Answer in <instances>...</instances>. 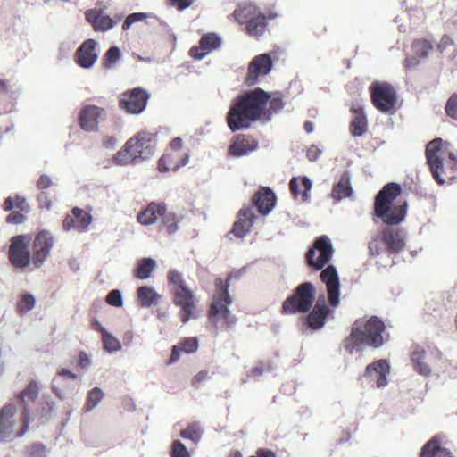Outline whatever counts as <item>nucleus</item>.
Segmentation results:
<instances>
[{"instance_id": "f257e3e1", "label": "nucleus", "mask_w": 457, "mask_h": 457, "mask_svg": "<svg viewBox=\"0 0 457 457\" xmlns=\"http://www.w3.org/2000/svg\"><path fill=\"white\" fill-rule=\"evenodd\" d=\"M270 101V112H278L285 106L279 94L269 95L262 88H257L238 96L227 114L228 126L232 132L248 129L264 114Z\"/></svg>"}, {"instance_id": "f03ea898", "label": "nucleus", "mask_w": 457, "mask_h": 457, "mask_svg": "<svg viewBox=\"0 0 457 457\" xmlns=\"http://www.w3.org/2000/svg\"><path fill=\"white\" fill-rule=\"evenodd\" d=\"M387 340L386 326L381 319L372 316L370 319L354 322L350 337L345 340V349L353 353L364 346L378 348Z\"/></svg>"}, {"instance_id": "7ed1b4c3", "label": "nucleus", "mask_w": 457, "mask_h": 457, "mask_svg": "<svg viewBox=\"0 0 457 457\" xmlns=\"http://www.w3.org/2000/svg\"><path fill=\"white\" fill-rule=\"evenodd\" d=\"M155 147L156 136L140 132L126 142L123 148L115 154L113 161L118 165L140 163L154 155Z\"/></svg>"}, {"instance_id": "20e7f679", "label": "nucleus", "mask_w": 457, "mask_h": 457, "mask_svg": "<svg viewBox=\"0 0 457 457\" xmlns=\"http://www.w3.org/2000/svg\"><path fill=\"white\" fill-rule=\"evenodd\" d=\"M401 193V187L397 183L386 184L376 195L374 212L377 218L389 226L401 223L407 213V203L393 206V201Z\"/></svg>"}, {"instance_id": "39448f33", "label": "nucleus", "mask_w": 457, "mask_h": 457, "mask_svg": "<svg viewBox=\"0 0 457 457\" xmlns=\"http://www.w3.org/2000/svg\"><path fill=\"white\" fill-rule=\"evenodd\" d=\"M214 286L215 293L209 310V320L215 327L234 325L237 320L229 309L232 298L228 293V284L218 278L215 279Z\"/></svg>"}, {"instance_id": "423d86ee", "label": "nucleus", "mask_w": 457, "mask_h": 457, "mask_svg": "<svg viewBox=\"0 0 457 457\" xmlns=\"http://www.w3.org/2000/svg\"><path fill=\"white\" fill-rule=\"evenodd\" d=\"M168 280L172 287L173 302L179 307V317L183 323L195 318L196 308L193 291L187 287L181 272L173 270L168 273Z\"/></svg>"}, {"instance_id": "0eeeda50", "label": "nucleus", "mask_w": 457, "mask_h": 457, "mask_svg": "<svg viewBox=\"0 0 457 457\" xmlns=\"http://www.w3.org/2000/svg\"><path fill=\"white\" fill-rule=\"evenodd\" d=\"M238 23L245 25L246 33L251 37H259L267 29V17L260 9L251 3H243L234 12Z\"/></svg>"}, {"instance_id": "6e6552de", "label": "nucleus", "mask_w": 457, "mask_h": 457, "mask_svg": "<svg viewBox=\"0 0 457 457\" xmlns=\"http://www.w3.org/2000/svg\"><path fill=\"white\" fill-rule=\"evenodd\" d=\"M314 301V286L311 282H303L283 302L282 312L285 314L306 313L310 312Z\"/></svg>"}, {"instance_id": "1a4fd4ad", "label": "nucleus", "mask_w": 457, "mask_h": 457, "mask_svg": "<svg viewBox=\"0 0 457 457\" xmlns=\"http://www.w3.org/2000/svg\"><path fill=\"white\" fill-rule=\"evenodd\" d=\"M333 246L331 240L327 236L319 237L305 255L306 262L311 268L321 270L331 259Z\"/></svg>"}, {"instance_id": "9d476101", "label": "nucleus", "mask_w": 457, "mask_h": 457, "mask_svg": "<svg viewBox=\"0 0 457 457\" xmlns=\"http://www.w3.org/2000/svg\"><path fill=\"white\" fill-rule=\"evenodd\" d=\"M371 99L374 106L381 112L394 110L397 96L394 87L386 82H374L370 87Z\"/></svg>"}, {"instance_id": "9b49d317", "label": "nucleus", "mask_w": 457, "mask_h": 457, "mask_svg": "<svg viewBox=\"0 0 457 457\" xmlns=\"http://www.w3.org/2000/svg\"><path fill=\"white\" fill-rule=\"evenodd\" d=\"M30 237L18 235L11 238L8 257L11 264L16 269H24L31 262L32 253L29 246Z\"/></svg>"}, {"instance_id": "f8f14e48", "label": "nucleus", "mask_w": 457, "mask_h": 457, "mask_svg": "<svg viewBox=\"0 0 457 457\" xmlns=\"http://www.w3.org/2000/svg\"><path fill=\"white\" fill-rule=\"evenodd\" d=\"M150 94L143 87H137L121 95L120 106L132 114H140L146 107Z\"/></svg>"}, {"instance_id": "ddd939ff", "label": "nucleus", "mask_w": 457, "mask_h": 457, "mask_svg": "<svg viewBox=\"0 0 457 457\" xmlns=\"http://www.w3.org/2000/svg\"><path fill=\"white\" fill-rule=\"evenodd\" d=\"M39 393L37 382L31 380L28 386L19 394L18 399L23 407L21 416L22 425L16 433V436H22L29 429L30 421V403H34Z\"/></svg>"}, {"instance_id": "4468645a", "label": "nucleus", "mask_w": 457, "mask_h": 457, "mask_svg": "<svg viewBox=\"0 0 457 457\" xmlns=\"http://www.w3.org/2000/svg\"><path fill=\"white\" fill-rule=\"evenodd\" d=\"M54 243V237L47 230H41L36 235L32 244L31 257V262L36 268L41 267L50 256Z\"/></svg>"}, {"instance_id": "2eb2a0df", "label": "nucleus", "mask_w": 457, "mask_h": 457, "mask_svg": "<svg viewBox=\"0 0 457 457\" xmlns=\"http://www.w3.org/2000/svg\"><path fill=\"white\" fill-rule=\"evenodd\" d=\"M320 279L326 285L329 306L336 308L339 305L340 282L337 269L328 265L320 272Z\"/></svg>"}, {"instance_id": "dca6fc26", "label": "nucleus", "mask_w": 457, "mask_h": 457, "mask_svg": "<svg viewBox=\"0 0 457 457\" xmlns=\"http://www.w3.org/2000/svg\"><path fill=\"white\" fill-rule=\"evenodd\" d=\"M390 370L387 361L380 359L366 366L363 377L369 382H376L378 388L385 387L388 384L387 377Z\"/></svg>"}, {"instance_id": "f3484780", "label": "nucleus", "mask_w": 457, "mask_h": 457, "mask_svg": "<svg viewBox=\"0 0 457 457\" xmlns=\"http://www.w3.org/2000/svg\"><path fill=\"white\" fill-rule=\"evenodd\" d=\"M436 355L435 351L426 350L420 345H416L411 358L413 370L423 377L429 376L432 372L433 357Z\"/></svg>"}, {"instance_id": "a211bd4d", "label": "nucleus", "mask_w": 457, "mask_h": 457, "mask_svg": "<svg viewBox=\"0 0 457 457\" xmlns=\"http://www.w3.org/2000/svg\"><path fill=\"white\" fill-rule=\"evenodd\" d=\"M273 67V62L270 54L265 53L255 56L250 62L248 73L245 79L249 86H253L259 76L267 75Z\"/></svg>"}, {"instance_id": "6ab92c4d", "label": "nucleus", "mask_w": 457, "mask_h": 457, "mask_svg": "<svg viewBox=\"0 0 457 457\" xmlns=\"http://www.w3.org/2000/svg\"><path fill=\"white\" fill-rule=\"evenodd\" d=\"M443 140L436 138L430 141L426 146V157L430 167L433 178L439 185L445 184V179L441 177L439 170L444 169L443 160L437 155L441 150Z\"/></svg>"}, {"instance_id": "aec40b11", "label": "nucleus", "mask_w": 457, "mask_h": 457, "mask_svg": "<svg viewBox=\"0 0 457 457\" xmlns=\"http://www.w3.org/2000/svg\"><path fill=\"white\" fill-rule=\"evenodd\" d=\"M331 311L327 304L324 296L317 299L312 310L306 316V323L312 330H318L323 328Z\"/></svg>"}, {"instance_id": "412c9836", "label": "nucleus", "mask_w": 457, "mask_h": 457, "mask_svg": "<svg viewBox=\"0 0 457 457\" xmlns=\"http://www.w3.org/2000/svg\"><path fill=\"white\" fill-rule=\"evenodd\" d=\"M13 403H8L0 410V440H7L14 434L15 414Z\"/></svg>"}, {"instance_id": "4be33fe9", "label": "nucleus", "mask_w": 457, "mask_h": 457, "mask_svg": "<svg viewBox=\"0 0 457 457\" xmlns=\"http://www.w3.org/2000/svg\"><path fill=\"white\" fill-rule=\"evenodd\" d=\"M237 220L234 223L232 233L239 238L245 237L252 229L256 215L252 207H245L238 212Z\"/></svg>"}, {"instance_id": "5701e85b", "label": "nucleus", "mask_w": 457, "mask_h": 457, "mask_svg": "<svg viewBox=\"0 0 457 457\" xmlns=\"http://www.w3.org/2000/svg\"><path fill=\"white\" fill-rule=\"evenodd\" d=\"M276 196L270 188H262L253 196V203L262 215L269 214L275 206Z\"/></svg>"}, {"instance_id": "b1692460", "label": "nucleus", "mask_w": 457, "mask_h": 457, "mask_svg": "<svg viewBox=\"0 0 457 457\" xmlns=\"http://www.w3.org/2000/svg\"><path fill=\"white\" fill-rule=\"evenodd\" d=\"M65 231L83 232L86 229V212L84 210L74 207L70 214H67L62 221Z\"/></svg>"}, {"instance_id": "393cba45", "label": "nucleus", "mask_w": 457, "mask_h": 457, "mask_svg": "<svg viewBox=\"0 0 457 457\" xmlns=\"http://www.w3.org/2000/svg\"><path fill=\"white\" fill-rule=\"evenodd\" d=\"M104 8L99 10H87V22L92 23L96 31L105 32L112 29L116 22L109 16L104 14Z\"/></svg>"}, {"instance_id": "a878e982", "label": "nucleus", "mask_w": 457, "mask_h": 457, "mask_svg": "<svg viewBox=\"0 0 457 457\" xmlns=\"http://www.w3.org/2000/svg\"><path fill=\"white\" fill-rule=\"evenodd\" d=\"M258 146V142L250 139L243 135H238L228 148V153L234 157H242L254 151Z\"/></svg>"}, {"instance_id": "bb28decb", "label": "nucleus", "mask_w": 457, "mask_h": 457, "mask_svg": "<svg viewBox=\"0 0 457 457\" xmlns=\"http://www.w3.org/2000/svg\"><path fill=\"white\" fill-rule=\"evenodd\" d=\"M383 244L389 253H399L404 246L403 237L400 231L392 228H385L382 233Z\"/></svg>"}, {"instance_id": "cd10ccee", "label": "nucleus", "mask_w": 457, "mask_h": 457, "mask_svg": "<svg viewBox=\"0 0 457 457\" xmlns=\"http://www.w3.org/2000/svg\"><path fill=\"white\" fill-rule=\"evenodd\" d=\"M353 190L351 186V174L348 171H345L338 182L333 187L331 192V197L334 200V204H338L345 197H352Z\"/></svg>"}, {"instance_id": "c85d7f7f", "label": "nucleus", "mask_w": 457, "mask_h": 457, "mask_svg": "<svg viewBox=\"0 0 457 457\" xmlns=\"http://www.w3.org/2000/svg\"><path fill=\"white\" fill-rule=\"evenodd\" d=\"M164 209V204H156L152 202L146 206V208L144 211L138 212L137 216V220L143 226L153 225L162 215Z\"/></svg>"}, {"instance_id": "c756f323", "label": "nucleus", "mask_w": 457, "mask_h": 457, "mask_svg": "<svg viewBox=\"0 0 457 457\" xmlns=\"http://www.w3.org/2000/svg\"><path fill=\"white\" fill-rule=\"evenodd\" d=\"M105 118L106 112L104 109L94 104H87V131H96L98 124L104 121Z\"/></svg>"}, {"instance_id": "7c9ffc66", "label": "nucleus", "mask_w": 457, "mask_h": 457, "mask_svg": "<svg viewBox=\"0 0 457 457\" xmlns=\"http://www.w3.org/2000/svg\"><path fill=\"white\" fill-rule=\"evenodd\" d=\"M354 118L351 122V133L353 137H361L367 131V119L361 107H353Z\"/></svg>"}, {"instance_id": "2f4dec72", "label": "nucleus", "mask_w": 457, "mask_h": 457, "mask_svg": "<svg viewBox=\"0 0 457 457\" xmlns=\"http://www.w3.org/2000/svg\"><path fill=\"white\" fill-rule=\"evenodd\" d=\"M137 298L140 306L146 308L155 304L161 295L153 287L141 286L137 289Z\"/></svg>"}, {"instance_id": "473e14b6", "label": "nucleus", "mask_w": 457, "mask_h": 457, "mask_svg": "<svg viewBox=\"0 0 457 457\" xmlns=\"http://www.w3.org/2000/svg\"><path fill=\"white\" fill-rule=\"evenodd\" d=\"M421 457H452L448 449L441 447L436 438L429 440L422 448Z\"/></svg>"}, {"instance_id": "72a5a7b5", "label": "nucleus", "mask_w": 457, "mask_h": 457, "mask_svg": "<svg viewBox=\"0 0 457 457\" xmlns=\"http://www.w3.org/2000/svg\"><path fill=\"white\" fill-rule=\"evenodd\" d=\"M160 217H162V226L166 228L170 235H173L179 230V223L183 220V215L173 212H165V209Z\"/></svg>"}, {"instance_id": "f704fd0d", "label": "nucleus", "mask_w": 457, "mask_h": 457, "mask_svg": "<svg viewBox=\"0 0 457 457\" xmlns=\"http://www.w3.org/2000/svg\"><path fill=\"white\" fill-rule=\"evenodd\" d=\"M157 268V262L151 257L144 258L138 262L135 270V275L139 279H147L151 277L152 272Z\"/></svg>"}, {"instance_id": "c9c22d12", "label": "nucleus", "mask_w": 457, "mask_h": 457, "mask_svg": "<svg viewBox=\"0 0 457 457\" xmlns=\"http://www.w3.org/2000/svg\"><path fill=\"white\" fill-rule=\"evenodd\" d=\"M204 434L203 428L198 423L188 425L185 429L180 431V436L184 439H189L194 444H198Z\"/></svg>"}, {"instance_id": "e433bc0d", "label": "nucleus", "mask_w": 457, "mask_h": 457, "mask_svg": "<svg viewBox=\"0 0 457 457\" xmlns=\"http://www.w3.org/2000/svg\"><path fill=\"white\" fill-rule=\"evenodd\" d=\"M432 49V45L426 39L414 40L411 46V50L416 57L425 58L428 55L429 50Z\"/></svg>"}, {"instance_id": "4c0bfd02", "label": "nucleus", "mask_w": 457, "mask_h": 457, "mask_svg": "<svg viewBox=\"0 0 457 457\" xmlns=\"http://www.w3.org/2000/svg\"><path fill=\"white\" fill-rule=\"evenodd\" d=\"M221 43L220 38L214 33L204 35L200 40L201 47L208 53L216 49Z\"/></svg>"}, {"instance_id": "58836bf2", "label": "nucleus", "mask_w": 457, "mask_h": 457, "mask_svg": "<svg viewBox=\"0 0 457 457\" xmlns=\"http://www.w3.org/2000/svg\"><path fill=\"white\" fill-rule=\"evenodd\" d=\"M36 299L29 293L23 294L17 303V310L20 314H24L32 310L35 306Z\"/></svg>"}, {"instance_id": "ea45409f", "label": "nucleus", "mask_w": 457, "mask_h": 457, "mask_svg": "<svg viewBox=\"0 0 457 457\" xmlns=\"http://www.w3.org/2000/svg\"><path fill=\"white\" fill-rule=\"evenodd\" d=\"M104 349L109 353L119 352L121 349L120 342L109 332L102 337Z\"/></svg>"}, {"instance_id": "a19ab883", "label": "nucleus", "mask_w": 457, "mask_h": 457, "mask_svg": "<svg viewBox=\"0 0 457 457\" xmlns=\"http://www.w3.org/2000/svg\"><path fill=\"white\" fill-rule=\"evenodd\" d=\"M120 58V50L118 46L110 47L105 55L104 61V67L106 69H111Z\"/></svg>"}, {"instance_id": "79ce46f5", "label": "nucleus", "mask_w": 457, "mask_h": 457, "mask_svg": "<svg viewBox=\"0 0 457 457\" xmlns=\"http://www.w3.org/2000/svg\"><path fill=\"white\" fill-rule=\"evenodd\" d=\"M104 393L100 387H94L87 395V411L95 408L104 398Z\"/></svg>"}, {"instance_id": "37998d69", "label": "nucleus", "mask_w": 457, "mask_h": 457, "mask_svg": "<svg viewBox=\"0 0 457 457\" xmlns=\"http://www.w3.org/2000/svg\"><path fill=\"white\" fill-rule=\"evenodd\" d=\"M106 303L113 307H122L123 306V296L119 289L111 290L106 295Z\"/></svg>"}, {"instance_id": "c03bdc74", "label": "nucleus", "mask_w": 457, "mask_h": 457, "mask_svg": "<svg viewBox=\"0 0 457 457\" xmlns=\"http://www.w3.org/2000/svg\"><path fill=\"white\" fill-rule=\"evenodd\" d=\"M57 200L56 194L50 195L46 191H41L37 195V201L40 208L50 210L54 201Z\"/></svg>"}, {"instance_id": "a18cd8bd", "label": "nucleus", "mask_w": 457, "mask_h": 457, "mask_svg": "<svg viewBox=\"0 0 457 457\" xmlns=\"http://www.w3.org/2000/svg\"><path fill=\"white\" fill-rule=\"evenodd\" d=\"M171 457H190V453L183 443L176 440L172 445Z\"/></svg>"}, {"instance_id": "49530a36", "label": "nucleus", "mask_w": 457, "mask_h": 457, "mask_svg": "<svg viewBox=\"0 0 457 457\" xmlns=\"http://www.w3.org/2000/svg\"><path fill=\"white\" fill-rule=\"evenodd\" d=\"M183 352L186 353H195L199 347L198 340L196 337H187L181 342Z\"/></svg>"}, {"instance_id": "de8ad7c7", "label": "nucleus", "mask_w": 457, "mask_h": 457, "mask_svg": "<svg viewBox=\"0 0 457 457\" xmlns=\"http://www.w3.org/2000/svg\"><path fill=\"white\" fill-rule=\"evenodd\" d=\"M382 235H377L369 244V250L371 255H379L382 253Z\"/></svg>"}, {"instance_id": "09e8293b", "label": "nucleus", "mask_w": 457, "mask_h": 457, "mask_svg": "<svg viewBox=\"0 0 457 457\" xmlns=\"http://www.w3.org/2000/svg\"><path fill=\"white\" fill-rule=\"evenodd\" d=\"M28 457H46V447L42 444H33L27 450Z\"/></svg>"}, {"instance_id": "8fccbe9b", "label": "nucleus", "mask_w": 457, "mask_h": 457, "mask_svg": "<svg viewBox=\"0 0 457 457\" xmlns=\"http://www.w3.org/2000/svg\"><path fill=\"white\" fill-rule=\"evenodd\" d=\"M96 45L95 40L87 39V69L91 68L97 60V54L94 52Z\"/></svg>"}, {"instance_id": "3c124183", "label": "nucleus", "mask_w": 457, "mask_h": 457, "mask_svg": "<svg viewBox=\"0 0 457 457\" xmlns=\"http://www.w3.org/2000/svg\"><path fill=\"white\" fill-rule=\"evenodd\" d=\"M445 112L448 116L457 120V96H452L445 105Z\"/></svg>"}, {"instance_id": "603ef678", "label": "nucleus", "mask_w": 457, "mask_h": 457, "mask_svg": "<svg viewBox=\"0 0 457 457\" xmlns=\"http://www.w3.org/2000/svg\"><path fill=\"white\" fill-rule=\"evenodd\" d=\"M54 411V403L44 401L41 403L40 407L37 411V415L40 418H48Z\"/></svg>"}, {"instance_id": "864d4df0", "label": "nucleus", "mask_w": 457, "mask_h": 457, "mask_svg": "<svg viewBox=\"0 0 457 457\" xmlns=\"http://www.w3.org/2000/svg\"><path fill=\"white\" fill-rule=\"evenodd\" d=\"M54 185L52 179L46 174H43L39 177L37 181V187L41 191H46V189L51 187Z\"/></svg>"}, {"instance_id": "5fc2aeb1", "label": "nucleus", "mask_w": 457, "mask_h": 457, "mask_svg": "<svg viewBox=\"0 0 457 457\" xmlns=\"http://www.w3.org/2000/svg\"><path fill=\"white\" fill-rule=\"evenodd\" d=\"M25 215L19 212H12L6 217V221L11 224H21L25 220Z\"/></svg>"}, {"instance_id": "6e6d98bb", "label": "nucleus", "mask_w": 457, "mask_h": 457, "mask_svg": "<svg viewBox=\"0 0 457 457\" xmlns=\"http://www.w3.org/2000/svg\"><path fill=\"white\" fill-rule=\"evenodd\" d=\"M77 63L86 68V41H84L77 51Z\"/></svg>"}, {"instance_id": "4d7b16f0", "label": "nucleus", "mask_w": 457, "mask_h": 457, "mask_svg": "<svg viewBox=\"0 0 457 457\" xmlns=\"http://www.w3.org/2000/svg\"><path fill=\"white\" fill-rule=\"evenodd\" d=\"M209 378L207 370L199 371L192 379V384L195 387L198 388L200 384Z\"/></svg>"}, {"instance_id": "13d9d810", "label": "nucleus", "mask_w": 457, "mask_h": 457, "mask_svg": "<svg viewBox=\"0 0 457 457\" xmlns=\"http://www.w3.org/2000/svg\"><path fill=\"white\" fill-rule=\"evenodd\" d=\"M208 54V52L201 47V45L199 44V46H194L190 49V55L197 60L204 59Z\"/></svg>"}, {"instance_id": "bf43d9fd", "label": "nucleus", "mask_w": 457, "mask_h": 457, "mask_svg": "<svg viewBox=\"0 0 457 457\" xmlns=\"http://www.w3.org/2000/svg\"><path fill=\"white\" fill-rule=\"evenodd\" d=\"M182 351H183V348H182L181 345H174L172 347L171 355L168 361V364L171 365V364H174L175 362H177L180 358V354H181Z\"/></svg>"}, {"instance_id": "052dcab7", "label": "nucleus", "mask_w": 457, "mask_h": 457, "mask_svg": "<svg viewBox=\"0 0 457 457\" xmlns=\"http://www.w3.org/2000/svg\"><path fill=\"white\" fill-rule=\"evenodd\" d=\"M321 153V150L319 149L317 146L312 145L311 147L308 148L306 155L309 161L315 162L320 158Z\"/></svg>"}, {"instance_id": "680f3d73", "label": "nucleus", "mask_w": 457, "mask_h": 457, "mask_svg": "<svg viewBox=\"0 0 457 457\" xmlns=\"http://www.w3.org/2000/svg\"><path fill=\"white\" fill-rule=\"evenodd\" d=\"M302 184H303V187L304 188V190H303V192L302 194V196H303V200H307V198H308V192L311 190L312 186V180L308 177L304 176L302 179Z\"/></svg>"}, {"instance_id": "e2e57ef3", "label": "nucleus", "mask_w": 457, "mask_h": 457, "mask_svg": "<svg viewBox=\"0 0 457 457\" xmlns=\"http://www.w3.org/2000/svg\"><path fill=\"white\" fill-rule=\"evenodd\" d=\"M14 204L17 208L21 209V211L28 212L29 210V205L24 197L16 195L14 198Z\"/></svg>"}, {"instance_id": "0e129e2a", "label": "nucleus", "mask_w": 457, "mask_h": 457, "mask_svg": "<svg viewBox=\"0 0 457 457\" xmlns=\"http://www.w3.org/2000/svg\"><path fill=\"white\" fill-rule=\"evenodd\" d=\"M289 188H290L291 193L296 198L299 195V185H298V179L296 177H294L291 179V180L289 182Z\"/></svg>"}, {"instance_id": "69168bd1", "label": "nucleus", "mask_w": 457, "mask_h": 457, "mask_svg": "<svg viewBox=\"0 0 457 457\" xmlns=\"http://www.w3.org/2000/svg\"><path fill=\"white\" fill-rule=\"evenodd\" d=\"M118 144L117 139L114 137H105L103 139V145L105 148L113 149Z\"/></svg>"}, {"instance_id": "338daca9", "label": "nucleus", "mask_w": 457, "mask_h": 457, "mask_svg": "<svg viewBox=\"0 0 457 457\" xmlns=\"http://www.w3.org/2000/svg\"><path fill=\"white\" fill-rule=\"evenodd\" d=\"M129 17L132 21L133 23H136L137 21H142L147 19L148 14L145 12H133L129 14Z\"/></svg>"}, {"instance_id": "774afa93", "label": "nucleus", "mask_w": 457, "mask_h": 457, "mask_svg": "<svg viewBox=\"0 0 457 457\" xmlns=\"http://www.w3.org/2000/svg\"><path fill=\"white\" fill-rule=\"evenodd\" d=\"M92 328L94 330L101 333L102 337L108 333V331L104 328V327L97 320H93V321H92Z\"/></svg>"}]
</instances>
